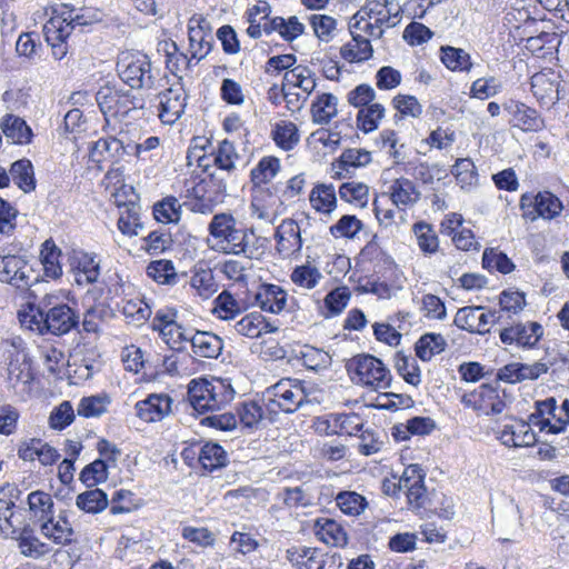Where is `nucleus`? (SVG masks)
I'll list each match as a JSON object with an SVG mask.
<instances>
[{"instance_id": "69168bd1", "label": "nucleus", "mask_w": 569, "mask_h": 569, "mask_svg": "<svg viewBox=\"0 0 569 569\" xmlns=\"http://www.w3.org/2000/svg\"><path fill=\"white\" fill-rule=\"evenodd\" d=\"M337 506L349 516H357L362 512L367 506L365 497L355 491H342L336 497Z\"/></svg>"}, {"instance_id": "dca6fc26", "label": "nucleus", "mask_w": 569, "mask_h": 569, "mask_svg": "<svg viewBox=\"0 0 569 569\" xmlns=\"http://www.w3.org/2000/svg\"><path fill=\"white\" fill-rule=\"evenodd\" d=\"M372 161L371 152L366 149L349 148L332 162V178H351L355 169L368 166Z\"/></svg>"}, {"instance_id": "f3484780", "label": "nucleus", "mask_w": 569, "mask_h": 569, "mask_svg": "<svg viewBox=\"0 0 569 569\" xmlns=\"http://www.w3.org/2000/svg\"><path fill=\"white\" fill-rule=\"evenodd\" d=\"M40 532L57 545H69L74 533L66 511H61L57 518L54 515L40 522Z\"/></svg>"}, {"instance_id": "0e129e2a", "label": "nucleus", "mask_w": 569, "mask_h": 569, "mask_svg": "<svg viewBox=\"0 0 569 569\" xmlns=\"http://www.w3.org/2000/svg\"><path fill=\"white\" fill-rule=\"evenodd\" d=\"M119 230L129 237L137 236L138 229L142 228L138 208L134 203L124 204L118 219Z\"/></svg>"}, {"instance_id": "5fc2aeb1", "label": "nucleus", "mask_w": 569, "mask_h": 569, "mask_svg": "<svg viewBox=\"0 0 569 569\" xmlns=\"http://www.w3.org/2000/svg\"><path fill=\"white\" fill-rule=\"evenodd\" d=\"M199 462L203 469L212 471L226 465V451L218 443H206L200 450Z\"/></svg>"}, {"instance_id": "bf43d9fd", "label": "nucleus", "mask_w": 569, "mask_h": 569, "mask_svg": "<svg viewBox=\"0 0 569 569\" xmlns=\"http://www.w3.org/2000/svg\"><path fill=\"white\" fill-rule=\"evenodd\" d=\"M274 142L283 150H292L299 142L298 128L292 122H281L272 131Z\"/></svg>"}, {"instance_id": "6e6552de", "label": "nucleus", "mask_w": 569, "mask_h": 569, "mask_svg": "<svg viewBox=\"0 0 569 569\" xmlns=\"http://www.w3.org/2000/svg\"><path fill=\"white\" fill-rule=\"evenodd\" d=\"M520 208L525 219L535 221L538 218L552 220L563 210L562 201L550 191H540L537 194L525 193L520 198Z\"/></svg>"}, {"instance_id": "ea45409f", "label": "nucleus", "mask_w": 569, "mask_h": 569, "mask_svg": "<svg viewBox=\"0 0 569 569\" xmlns=\"http://www.w3.org/2000/svg\"><path fill=\"white\" fill-rule=\"evenodd\" d=\"M391 200L396 206H408L417 201L419 192L407 178L396 179L390 186Z\"/></svg>"}, {"instance_id": "cd10ccee", "label": "nucleus", "mask_w": 569, "mask_h": 569, "mask_svg": "<svg viewBox=\"0 0 569 569\" xmlns=\"http://www.w3.org/2000/svg\"><path fill=\"white\" fill-rule=\"evenodd\" d=\"M478 411L485 415H499L503 411L506 402L499 397L498 390L490 385H481L476 389Z\"/></svg>"}, {"instance_id": "7c9ffc66", "label": "nucleus", "mask_w": 569, "mask_h": 569, "mask_svg": "<svg viewBox=\"0 0 569 569\" xmlns=\"http://www.w3.org/2000/svg\"><path fill=\"white\" fill-rule=\"evenodd\" d=\"M338 99L332 93H322L312 102V120L319 124H327L337 116Z\"/></svg>"}, {"instance_id": "f257e3e1", "label": "nucleus", "mask_w": 569, "mask_h": 569, "mask_svg": "<svg viewBox=\"0 0 569 569\" xmlns=\"http://www.w3.org/2000/svg\"><path fill=\"white\" fill-rule=\"evenodd\" d=\"M21 322L40 335L62 336L78 328L80 318L70 306L58 302V297L47 295L36 309L31 308L30 313L21 318Z\"/></svg>"}, {"instance_id": "052dcab7", "label": "nucleus", "mask_w": 569, "mask_h": 569, "mask_svg": "<svg viewBox=\"0 0 569 569\" xmlns=\"http://www.w3.org/2000/svg\"><path fill=\"white\" fill-rule=\"evenodd\" d=\"M109 465L103 459H96L87 465L80 472V480L87 487L91 488L108 479Z\"/></svg>"}, {"instance_id": "423d86ee", "label": "nucleus", "mask_w": 569, "mask_h": 569, "mask_svg": "<svg viewBox=\"0 0 569 569\" xmlns=\"http://www.w3.org/2000/svg\"><path fill=\"white\" fill-rule=\"evenodd\" d=\"M39 281L26 254L12 253L10 250L0 252V282L19 290H27Z\"/></svg>"}, {"instance_id": "7ed1b4c3", "label": "nucleus", "mask_w": 569, "mask_h": 569, "mask_svg": "<svg viewBox=\"0 0 569 569\" xmlns=\"http://www.w3.org/2000/svg\"><path fill=\"white\" fill-rule=\"evenodd\" d=\"M310 389L303 380L282 378L266 389V407L270 412L280 410L284 413H293L303 405L311 402Z\"/></svg>"}, {"instance_id": "58836bf2", "label": "nucleus", "mask_w": 569, "mask_h": 569, "mask_svg": "<svg viewBox=\"0 0 569 569\" xmlns=\"http://www.w3.org/2000/svg\"><path fill=\"white\" fill-rule=\"evenodd\" d=\"M153 216L161 223H177L181 218V204L176 197H166L153 206Z\"/></svg>"}, {"instance_id": "1a4fd4ad", "label": "nucleus", "mask_w": 569, "mask_h": 569, "mask_svg": "<svg viewBox=\"0 0 569 569\" xmlns=\"http://www.w3.org/2000/svg\"><path fill=\"white\" fill-rule=\"evenodd\" d=\"M531 92L540 106L551 107L565 98L560 73L543 69L531 77Z\"/></svg>"}, {"instance_id": "e2e57ef3", "label": "nucleus", "mask_w": 569, "mask_h": 569, "mask_svg": "<svg viewBox=\"0 0 569 569\" xmlns=\"http://www.w3.org/2000/svg\"><path fill=\"white\" fill-rule=\"evenodd\" d=\"M413 232L419 248L425 253H435L438 250V237L429 223L423 221L415 223Z\"/></svg>"}, {"instance_id": "e433bc0d", "label": "nucleus", "mask_w": 569, "mask_h": 569, "mask_svg": "<svg viewBox=\"0 0 569 569\" xmlns=\"http://www.w3.org/2000/svg\"><path fill=\"white\" fill-rule=\"evenodd\" d=\"M311 206L325 213H330L337 204L336 190L332 184H317L310 192Z\"/></svg>"}, {"instance_id": "a19ab883", "label": "nucleus", "mask_w": 569, "mask_h": 569, "mask_svg": "<svg viewBox=\"0 0 569 569\" xmlns=\"http://www.w3.org/2000/svg\"><path fill=\"white\" fill-rule=\"evenodd\" d=\"M385 117V107L380 103H370L360 108L357 114V124L365 133L376 130Z\"/></svg>"}, {"instance_id": "20e7f679", "label": "nucleus", "mask_w": 569, "mask_h": 569, "mask_svg": "<svg viewBox=\"0 0 569 569\" xmlns=\"http://www.w3.org/2000/svg\"><path fill=\"white\" fill-rule=\"evenodd\" d=\"M117 71L120 79L131 89L156 88L157 74L148 56L140 52H122L118 57Z\"/></svg>"}, {"instance_id": "c85d7f7f", "label": "nucleus", "mask_w": 569, "mask_h": 569, "mask_svg": "<svg viewBox=\"0 0 569 569\" xmlns=\"http://www.w3.org/2000/svg\"><path fill=\"white\" fill-rule=\"evenodd\" d=\"M11 179L23 192L33 191L36 189V179L31 161L26 158L14 161L10 168Z\"/></svg>"}, {"instance_id": "72a5a7b5", "label": "nucleus", "mask_w": 569, "mask_h": 569, "mask_svg": "<svg viewBox=\"0 0 569 569\" xmlns=\"http://www.w3.org/2000/svg\"><path fill=\"white\" fill-rule=\"evenodd\" d=\"M60 249L52 240H46L40 252L41 263L44 276L51 279H58L62 274V268L59 262Z\"/></svg>"}, {"instance_id": "6ab92c4d", "label": "nucleus", "mask_w": 569, "mask_h": 569, "mask_svg": "<svg viewBox=\"0 0 569 569\" xmlns=\"http://www.w3.org/2000/svg\"><path fill=\"white\" fill-rule=\"evenodd\" d=\"M127 153V147L114 137L100 138L89 149L91 162L100 164L104 161L118 162Z\"/></svg>"}, {"instance_id": "8fccbe9b", "label": "nucleus", "mask_w": 569, "mask_h": 569, "mask_svg": "<svg viewBox=\"0 0 569 569\" xmlns=\"http://www.w3.org/2000/svg\"><path fill=\"white\" fill-rule=\"evenodd\" d=\"M409 480L402 479V486L408 499L409 506L413 510L428 509L429 496L423 480H415L408 483Z\"/></svg>"}, {"instance_id": "a878e982", "label": "nucleus", "mask_w": 569, "mask_h": 569, "mask_svg": "<svg viewBox=\"0 0 569 569\" xmlns=\"http://www.w3.org/2000/svg\"><path fill=\"white\" fill-rule=\"evenodd\" d=\"M263 31L267 34L277 31L286 41H292L303 33L305 26L299 22L296 16L290 17L288 20L282 17H276L263 23Z\"/></svg>"}, {"instance_id": "4d7b16f0", "label": "nucleus", "mask_w": 569, "mask_h": 569, "mask_svg": "<svg viewBox=\"0 0 569 569\" xmlns=\"http://www.w3.org/2000/svg\"><path fill=\"white\" fill-rule=\"evenodd\" d=\"M303 366L311 370H319L330 365L331 358L328 352L312 346H303L297 353Z\"/></svg>"}, {"instance_id": "864d4df0", "label": "nucleus", "mask_w": 569, "mask_h": 569, "mask_svg": "<svg viewBox=\"0 0 569 569\" xmlns=\"http://www.w3.org/2000/svg\"><path fill=\"white\" fill-rule=\"evenodd\" d=\"M482 266L487 270H496L503 274L510 273L515 269V263L511 259L505 252L493 248L485 250Z\"/></svg>"}, {"instance_id": "aec40b11", "label": "nucleus", "mask_w": 569, "mask_h": 569, "mask_svg": "<svg viewBox=\"0 0 569 569\" xmlns=\"http://www.w3.org/2000/svg\"><path fill=\"white\" fill-rule=\"evenodd\" d=\"M0 129L4 137L16 144H29L33 132L24 119L7 113L0 120Z\"/></svg>"}, {"instance_id": "6e6d98bb", "label": "nucleus", "mask_w": 569, "mask_h": 569, "mask_svg": "<svg viewBox=\"0 0 569 569\" xmlns=\"http://www.w3.org/2000/svg\"><path fill=\"white\" fill-rule=\"evenodd\" d=\"M250 236H253L252 230L238 228L236 231H233L232 237H230L228 241L224 242L219 251L237 256L248 253L251 254L252 251H249Z\"/></svg>"}, {"instance_id": "f8f14e48", "label": "nucleus", "mask_w": 569, "mask_h": 569, "mask_svg": "<svg viewBox=\"0 0 569 569\" xmlns=\"http://www.w3.org/2000/svg\"><path fill=\"white\" fill-rule=\"evenodd\" d=\"M159 118L163 123H174L184 112L187 94L181 83H177L159 94Z\"/></svg>"}, {"instance_id": "412c9836", "label": "nucleus", "mask_w": 569, "mask_h": 569, "mask_svg": "<svg viewBox=\"0 0 569 569\" xmlns=\"http://www.w3.org/2000/svg\"><path fill=\"white\" fill-rule=\"evenodd\" d=\"M238 229L236 219L230 213H217L212 217L208 231L212 238L213 243L211 248L219 251L233 231Z\"/></svg>"}, {"instance_id": "de8ad7c7", "label": "nucleus", "mask_w": 569, "mask_h": 569, "mask_svg": "<svg viewBox=\"0 0 569 569\" xmlns=\"http://www.w3.org/2000/svg\"><path fill=\"white\" fill-rule=\"evenodd\" d=\"M18 540L19 549L26 557L40 558L50 551L48 545L40 541L31 529L23 528Z\"/></svg>"}, {"instance_id": "bb28decb", "label": "nucleus", "mask_w": 569, "mask_h": 569, "mask_svg": "<svg viewBox=\"0 0 569 569\" xmlns=\"http://www.w3.org/2000/svg\"><path fill=\"white\" fill-rule=\"evenodd\" d=\"M213 38L210 32L189 28V47L191 58L188 59L186 54L182 58L187 60V67L191 68V60L197 59L200 61L211 51Z\"/></svg>"}, {"instance_id": "ddd939ff", "label": "nucleus", "mask_w": 569, "mask_h": 569, "mask_svg": "<svg viewBox=\"0 0 569 569\" xmlns=\"http://www.w3.org/2000/svg\"><path fill=\"white\" fill-rule=\"evenodd\" d=\"M14 493H19L14 487L0 488V531L7 537L17 533L22 526V516L13 511Z\"/></svg>"}, {"instance_id": "4be33fe9", "label": "nucleus", "mask_w": 569, "mask_h": 569, "mask_svg": "<svg viewBox=\"0 0 569 569\" xmlns=\"http://www.w3.org/2000/svg\"><path fill=\"white\" fill-rule=\"evenodd\" d=\"M256 302L264 311L279 313L286 307L287 293L277 284H263L256 295Z\"/></svg>"}, {"instance_id": "f704fd0d", "label": "nucleus", "mask_w": 569, "mask_h": 569, "mask_svg": "<svg viewBox=\"0 0 569 569\" xmlns=\"http://www.w3.org/2000/svg\"><path fill=\"white\" fill-rule=\"evenodd\" d=\"M280 162L274 157H263L259 163L251 170V181L256 189H267V184L279 171Z\"/></svg>"}, {"instance_id": "b1692460", "label": "nucleus", "mask_w": 569, "mask_h": 569, "mask_svg": "<svg viewBox=\"0 0 569 569\" xmlns=\"http://www.w3.org/2000/svg\"><path fill=\"white\" fill-rule=\"evenodd\" d=\"M74 9L62 11L60 14L52 17L44 26L47 41L58 40L66 41L74 29Z\"/></svg>"}, {"instance_id": "79ce46f5", "label": "nucleus", "mask_w": 569, "mask_h": 569, "mask_svg": "<svg viewBox=\"0 0 569 569\" xmlns=\"http://www.w3.org/2000/svg\"><path fill=\"white\" fill-rule=\"evenodd\" d=\"M122 313L136 326H141L150 318L152 311L143 298L136 297L122 301Z\"/></svg>"}, {"instance_id": "393cba45", "label": "nucleus", "mask_w": 569, "mask_h": 569, "mask_svg": "<svg viewBox=\"0 0 569 569\" xmlns=\"http://www.w3.org/2000/svg\"><path fill=\"white\" fill-rule=\"evenodd\" d=\"M33 373L31 366L27 361L10 362L8 368V383L16 393L24 395L31 390Z\"/></svg>"}, {"instance_id": "49530a36", "label": "nucleus", "mask_w": 569, "mask_h": 569, "mask_svg": "<svg viewBox=\"0 0 569 569\" xmlns=\"http://www.w3.org/2000/svg\"><path fill=\"white\" fill-rule=\"evenodd\" d=\"M28 505L33 517L42 522L48 517L53 515V500L52 497L44 491H33L28 496Z\"/></svg>"}, {"instance_id": "774afa93", "label": "nucleus", "mask_w": 569, "mask_h": 569, "mask_svg": "<svg viewBox=\"0 0 569 569\" xmlns=\"http://www.w3.org/2000/svg\"><path fill=\"white\" fill-rule=\"evenodd\" d=\"M502 90V83L495 77L479 78L475 80L470 88V94L481 100L495 97Z\"/></svg>"}, {"instance_id": "680f3d73", "label": "nucleus", "mask_w": 569, "mask_h": 569, "mask_svg": "<svg viewBox=\"0 0 569 569\" xmlns=\"http://www.w3.org/2000/svg\"><path fill=\"white\" fill-rule=\"evenodd\" d=\"M351 293L348 287H338L331 290L325 298V306L327 309L328 317H335L340 315L347 307L350 300Z\"/></svg>"}, {"instance_id": "c756f323", "label": "nucleus", "mask_w": 569, "mask_h": 569, "mask_svg": "<svg viewBox=\"0 0 569 569\" xmlns=\"http://www.w3.org/2000/svg\"><path fill=\"white\" fill-rule=\"evenodd\" d=\"M447 341L440 333H425L416 343V355L422 361H430L432 357L445 351Z\"/></svg>"}, {"instance_id": "4c0bfd02", "label": "nucleus", "mask_w": 569, "mask_h": 569, "mask_svg": "<svg viewBox=\"0 0 569 569\" xmlns=\"http://www.w3.org/2000/svg\"><path fill=\"white\" fill-rule=\"evenodd\" d=\"M330 427L336 433H346L348 436L357 435L362 430L363 420L355 412L332 413L330 415Z\"/></svg>"}, {"instance_id": "2eb2a0df", "label": "nucleus", "mask_w": 569, "mask_h": 569, "mask_svg": "<svg viewBox=\"0 0 569 569\" xmlns=\"http://www.w3.org/2000/svg\"><path fill=\"white\" fill-rule=\"evenodd\" d=\"M172 398L167 393H151L134 406L137 416L146 422L161 421L171 412Z\"/></svg>"}, {"instance_id": "473e14b6", "label": "nucleus", "mask_w": 569, "mask_h": 569, "mask_svg": "<svg viewBox=\"0 0 569 569\" xmlns=\"http://www.w3.org/2000/svg\"><path fill=\"white\" fill-rule=\"evenodd\" d=\"M107 493L99 489H90L79 493L76 499L77 507L87 513H99L108 507Z\"/></svg>"}, {"instance_id": "3c124183", "label": "nucleus", "mask_w": 569, "mask_h": 569, "mask_svg": "<svg viewBox=\"0 0 569 569\" xmlns=\"http://www.w3.org/2000/svg\"><path fill=\"white\" fill-rule=\"evenodd\" d=\"M441 61L453 71H469L472 67L469 53L463 49L453 47L441 48Z\"/></svg>"}, {"instance_id": "c9c22d12", "label": "nucleus", "mask_w": 569, "mask_h": 569, "mask_svg": "<svg viewBox=\"0 0 569 569\" xmlns=\"http://www.w3.org/2000/svg\"><path fill=\"white\" fill-rule=\"evenodd\" d=\"M148 277L159 284L173 286L178 282V273L171 260L151 261L146 270Z\"/></svg>"}, {"instance_id": "f03ea898", "label": "nucleus", "mask_w": 569, "mask_h": 569, "mask_svg": "<svg viewBox=\"0 0 569 569\" xmlns=\"http://www.w3.org/2000/svg\"><path fill=\"white\" fill-rule=\"evenodd\" d=\"M234 393L230 381L222 378L193 379L188 386V401L198 413L223 409Z\"/></svg>"}, {"instance_id": "9b49d317", "label": "nucleus", "mask_w": 569, "mask_h": 569, "mask_svg": "<svg viewBox=\"0 0 569 569\" xmlns=\"http://www.w3.org/2000/svg\"><path fill=\"white\" fill-rule=\"evenodd\" d=\"M502 109L509 117V124L515 128L525 132H537L545 128V121L538 111L521 101L507 99Z\"/></svg>"}, {"instance_id": "338daca9", "label": "nucleus", "mask_w": 569, "mask_h": 569, "mask_svg": "<svg viewBox=\"0 0 569 569\" xmlns=\"http://www.w3.org/2000/svg\"><path fill=\"white\" fill-rule=\"evenodd\" d=\"M362 227L363 223L356 216L345 214L329 228V231L335 238H353Z\"/></svg>"}, {"instance_id": "09e8293b", "label": "nucleus", "mask_w": 569, "mask_h": 569, "mask_svg": "<svg viewBox=\"0 0 569 569\" xmlns=\"http://www.w3.org/2000/svg\"><path fill=\"white\" fill-rule=\"evenodd\" d=\"M317 526L320 527L319 535L326 543H331L337 547H345L348 543V536L345 529L332 519L317 520Z\"/></svg>"}, {"instance_id": "39448f33", "label": "nucleus", "mask_w": 569, "mask_h": 569, "mask_svg": "<svg viewBox=\"0 0 569 569\" xmlns=\"http://www.w3.org/2000/svg\"><path fill=\"white\" fill-rule=\"evenodd\" d=\"M352 381L375 390L387 389L391 383V375L383 362L371 355H358L346 365Z\"/></svg>"}, {"instance_id": "c03bdc74", "label": "nucleus", "mask_w": 569, "mask_h": 569, "mask_svg": "<svg viewBox=\"0 0 569 569\" xmlns=\"http://www.w3.org/2000/svg\"><path fill=\"white\" fill-rule=\"evenodd\" d=\"M212 312L222 320H230L241 313L240 302L228 291L223 290L213 301Z\"/></svg>"}, {"instance_id": "13d9d810", "label": "nucleus", "mask_w": 569, "mask_h": 569, "mask_svg": "<svg viewBox=\"0 0 569 569\" xmlns=\"http://www.w3.org/2000/svg\"><path fill=\"white\" fill-rule=\"evenodd\" d=\"M339 196L346 202L365 207L368 203L369 188L361 182H345L339 187Z\"/></svg>"}, {"instance_id": "a211bd4d", "label": "nucleus", "mask_w": 569, "mask_h": 569, "mask_svg": "<svg viewBox=\"0 0 569 569\" xmlns=\"http://www.w3.org/2000/svg\"><path fill=\"white\" fill-rule=\"evenodd\" d=\"M274 239L277 241V250L284 256H290L301 250L300 227L292 219H284L277 227Z\"/></svg>"}, {"instance_id": "37998d69", "label": "nucleus", "mask_w": 569, "mask_h": 569, "mask_svg": "<svg viewBox=\"0 0 569 569\" xmlns=\"http://www.w3.org/2000/svg\"><path fill=\"white\" fill-rule=\"evenodd\" d=\"M283 81L284 84L300 88L307 96H309L317 86L311 70L303 66H298L286 72Z\"/></svg>"}, {"instance_id": "0eeeda50", "label": "nucleus", "mask_w": 569, "mask_h": 569, "mask_svg": "<svg viewBox=\"0 0 569 569\" xmlns=\"http://www.w3.org/2000/svg\"><path fill=\"white\" fill-rule=\"evenodd\" d=\"M536 410L529 416L530 423L538 426L541 431L558 435L566 431L569 425V400L565 399L561 406L553 397L536 401Z\"/></svg>"}, {"instance_id": "a18cd8bd", "label": "nucleus", "mask_w": 569, "mask_h": 569, "mask_svg": "<svg viewBox=\"0 0 569 569\" xmlns=\"http://www.w3.org/2000/svg\"><path fill=\"white\" fill-rule=\"evenodd\" d=\"M110 402V398L107 395L83 397L77 407V412L86 418L100 417L107 412Z\"/></svg>"}, {"instance_id": "2f4dec72", "label": "nucleus", "mask_w": 569, "mask_h": 569, "mask_svg": "<svg viewBox=\"0 0 569 569\" xmlns=\"http://www.w3.org/2000/svg\"><path fill=\"white\" fill-rule=\"evenodd\" d=\"M372 46L370 41L361 34H353L352 42L341 47V57L349 62L366 61L372 57Z\"/></svg>"}, {"instance_id": "9d476101", "label": "nucleus", "mask_w": 569, "mask_h": 569, "mask_svg": "<svg viewBox=\"0 0 569 569\" xmlns=\"http://www.w3.org/2000/svg\"><path fill=\"white\" fill-rule=\"evenodd\" d=\"M96 101L104 116L127 114L131 109L142 107L139 103L140 100L136 99L129 90L124 91L108 84L97 91Z\"/></svg>"}, {"instance_id": "4468645a", "label": "nucleus", "mask_w": 569, "mask_h": 569, "mask_svg": "<svg viewBox=\"0 0 569 569\" xmlns=\"http://www.w3.org/2000/svg\"><path fill=\"white\" fill-rule=\"evenodd\" d=\"M543 328L538 322L517 323L500 331V340L506 345L533 347L542 337Z\"/></svg>"}, {"instance_id": "5701e85b", "label": "nucleus", "mask_w": 569, "mask_h": 569, "mask_svg": "<svg viewBox=\"0 0 569 569\" xmlns=\"http://www.w3.org/2000/svg\"><path fill=\"white\" fill-rule=\"evenodd\" d=\"M190 342L193 353L202 358H218L223 349L221 338L207 331H197Z\"/></svg>"}, {"instance_id": "603ef678", "label": "nucleus", "mask_w": 569, "mask_h": 569, "mask_svg": "<svg viewBox=\"0 0 569 569\" xmlns=\"http://www.w3.org/2000/svg\"><path fill=\"white\" fill-rule=\"evenodd\" d=\"M213 156V164L222 171L230 173L234 170V161L239 158L233 142L224 139L222 140Z\"/></svg>"}]
</instances>
